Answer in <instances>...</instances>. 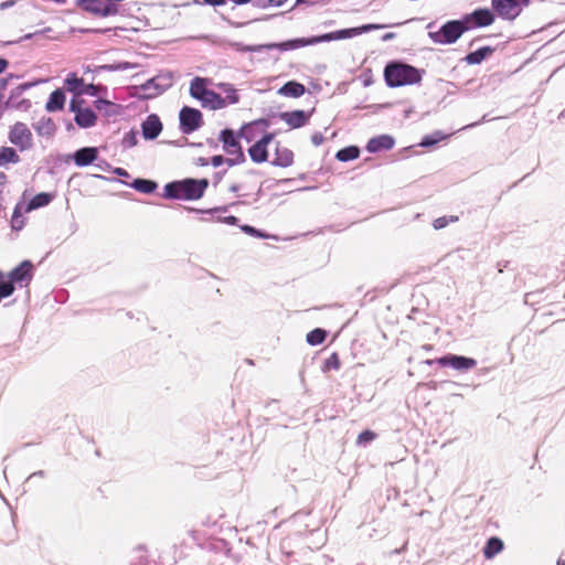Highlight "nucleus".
Wrapping results in <instances>:
<instances>
[{
	"mask_svg": "<svg viewBox=\"0 0 565 565\" xmlns=\"http://www.w3.org/2000/svg\"><path fill=\"white\" fill-rule=\"evenodd\" d=\"M115 172H116L118 175H128V172H127L125 169H122V168H117V169L115 170Z\"/></svg>",
	"mask_w": 565,
	"mask_h": 565,
	"instance_id": "obj_49",
	"label": "nucleus"
},
{
	"mask_svg": "<svg viewBox=\"0 0 565 565\" xmlns=\"http://www.w3.org/2000/svg\"><path fill=\"white\" fill-rule=\"evenodd\" d=\"M394 145V140L390 136H380L372 138L366 146L370 152H376L383 149H391Z\"/></svg>",
	"mask_w": 565,
	"mask_h": 565,
	"instance_id": "obj_23",
	"label": "nucleus"
},
{
	"mask_svg": "<svg viewBox=\"0 0 565 565\" xmlns=\"http://www.w3.org/2000/svg\"><path fill=\"white\" fill-rule=\"evenodd\" d=\"M519 2H520V4L526 6L529 3V0H520Z\"/></svg>",
	"mask_w": 565,
	"mask_h": 565,
	"instance_id": "obj_52",
	"label": "nucleus"
},
{
	"mask_svg": "<svg viewBox=\"0 0 565 565\" xmlns=\"http://www.w3.org/2000/svg\"><path fill=\"white\" fill-rule=\"evenodd\" d=\"M209 84H211V79L205 77H194L190 83V95L200 100L207 92Z\"/></svg>",
	"mask_w": 565,
	"mask_h": 565,
	"instance_id": "obj_21",
	"label": "nucleus"
},
{
	"mask_svg": "<svg viewBox=\"0 0 565 565\" xmlns=\"http://www.w3.org/2000/svg\"><path fill=\"white\" fill-rule=\"evenodd\" d=\"M384 78L388 87L414 85L422 81V72L409 64L392 62L385 66Z\"/></svg>",
	"mask_w": 565,
	"mask_h": 565,
	"instance_id": "obj_4",
	"label": "nucleus"
},
{
	"mask_svg": "<svg viewBox=\"0 0 565 565\" xmlns=\"http://www.w3.org/2000/svg\"><path fill=\"white\" fill-rule=\"evenodd\" d=\"M204 2L212 6H221L224 4L226 0H204Z\"/></svg>",
	"mask_w": 565,
	"mask_h": 565,
	"instance_id": "obj_46",
	"label": "nucleus"
},
{
	"mask_svg": "<svg viewBox=\"0 0 565 565\" xmlns=\"http://www.w3.org/2000/svg\"><path fill=\"white\" fill-rule=\"evenodd\" d=\"M360 154V150L358 147L355 146H350V147H345L341 150H339L335 154V158L339 160V161H350V160H354L359 157Z\"/></svg>",
	"mask_w": 565,
	"mask_h": 565,
	"instance_id": "obj_31",
	"label": "nucleus"
},
{
	"mask_svg": "<svg viewBox=\"0 0 565 565\" xmlns=\"http://www.w3.org/2000/svg\"><path fill=\"white\" fill-rule=\"evenodd\" d=\"M503 542L499 537H490L483 547V555L487 559L493 558L503 550Z\"/></svg>",
	"mask_w": 565,
	"mask_h": 565,
	"instance_id": "obj_27",
	"label": "nucleus"
},
{
	"mask_svg": "<svg viewBox=\"0 0 565 565\" xmlns=\"http://www.w3.org/2000/svg\"><path fill=\"white\" fill-rule=\"evenodd\" d=\"M14 289L13 282L10 279L6 280V275L0 270V301L10 297Z\"/></svg>",
	"mask_w": 565,
	"mask_h": 565,
	"instance_id": "obj_32",
	"label": "nucleus"
},
{
	"mask_svg": "<svg viewBox=\"0 0 565 565\" xmlns=\"http://www.w3.org/2000/svg\"><path fill=\"white\" fill-rule=\"evenodd\" d=\"M234 3L236 4H245V3H248L250 2L252 0H232Z\"/></svg>",
	"mask_w": 565,
	"mask_h": 565,
	"instance_id": "obj_51",
	"label": "nucleus"
},
{
	"mask_svg": "<svg viewBox=\"0 0 565 565\" xmlns=\"http://www.w3.org/2000/svg\"><path fill=\"white\" fill-rule=\"evenodd\" d=\"M203 107L216 110L226 107V99L214 90L209 92L200 99Z\"/></svg>",
	"mask_w": 565,
	"mask_h": 565,
	"instance_id": "obj_20",
	"label": "nucleus"
},
{
	"mask_svg": "<svg viewBox=\"0 0 565 565\" xmlns=\"http://www.w3.org/2000/svg\"><path fill=\"white\" fill-rule=\"evenodd\" d=\"M209 186L207 179H184L170 182L164 186V198L178 200H199Z\"/></svg>",
	"mask_w": 565,
	"mask_h": 565,
	"instance_id": "obj_3",
	"label": "nucleus"
},
{
	"mask_svg": "<svg viewBox=\"0 0 565 565\" xmlns=\"http://www.w3.org/2000/svg\"><path fill=\"white\" fill-rule=\"evenodd\" d=\"M9 141L14 145L21 152L33 148V135L26 124L18 121L11 126L8 134Z\"/></svg>",
	"mask_w": 565,
	"mask_h": 565,
	"instance_id": "obj_8",
	"label": "nucleus"
},
{
	"mask_svg": "<svg viewBox=\"0 0 565 565\" xmlns=\"http://www.w3.org/2000/svg\"><path fill=\"white\" fill-rule=\"evenodd\" d=\"M376 438V434L372 430H364L362 431L356 439L358 445H366L371 441H373Z\"/></svg>",
	"mask_w": 565,
	"mask_h": 565,
	"instance_id": "obj_37",
	"label": "nucleus"
},
{
	"mask_svg": "<svg viewBox=\"0 0 565 565\" xmlns=\"http://www.w3.org/2000/svg\"><path fill=\"white\" fill-rule=\"evenodd\" d=\"M437 363L441 366H451L459 371L470 370L477 365V361L475 359L455 354H448L439 358L437 359Z\"/></svg>",
	"mask_w": 565,
	"mask_h": 565,
	"instance_id": "obj_13",
	"label": "nucleus"
},
{
	"mask_svg": "<svg viewBox=\"0 0 565 565\" xmlns=\"http://www.w3.org/2000/svg\"><path fill=\"white\" fill-rule=\"evenodd\" d=\"M217 87L221 88L225 94L226 97H223L226 99V106L228 104H236L239 100V95L237 90L233 87V85L228 83H220L217 84Z\"/></svg>",
	"mask_w": 565,
	"mask_h": 565,
	"instance_id": "obj_30",
	"label": "nucleus"
},
{
	"mask_svg": "<svg viewBox=\"0 0 565 565\" xmlns=\"http://www.w3.org/2000/svg\"><path fill=\"white\" fill-rule=\"evenodd\" d=\"M55 198L54 193L41 192L34 195L24 207V213L47 206Z\"/></svg>",
	"mask_w": 565,
	"mask_h": 565,
	"instance_id": "obj_19",
	"label": "nucleus"
},
{
	"mask_svg": "<svg viewBox=\"0 0 565 565\" xmlns=\"http://www.w3.org/2000/svg\"><path fill=\"white\" fill-rule=\"evenodd\" d=\"M180 130L183 134H192L203 125L202 113L189 106H184L179 114Z\"/></svg>",
	"mask_w": 565,
	"mask_h": 565,
	"instance_id": "obj_9",
	"label": "nucleus"
},
{
	"mask_svg": "<svg viewBox=\"0 0 565 565\" xmlns=\"http://www.w3.org/2000/svg\"><path fill=\"white\" fill-rule=\"evenodd\" d=\"M13 3H14V1H6V2H2V3L0 4V8H1V9H6V8H8V7L12 6Z\"/></svg>",
	"mask_w": 565,
	"mask_h": 565,
	"instance_id": "obj_50",
	"label": "nucleus"
},
{
	"mask_svg": "<svg viewBox=\"0 0 565 565\" xmlns=\"http://www.w3.org/2000/svg\"><path fill=\"white\" fill-rule=\"evenodd\" d=\"M244 231H245L246 233H249V234H253V235H256V236H259V237H263V236H264V235H262L260 233H258V231H257V230H255V228H254V227H252V226H245V227H244Z\"/></svg>",
	"mask_w": 565,
	"mask_h": 565,
	"instance_id": "obj_44",
	"label": "nucleus"
},
{
	"mask_svg": "<svg viewBox=\"0 0 565 565\" xmlns=\"http://www.w3.org/2000/svg\"><path fill=\"white\" fill-rule=\"evenodd\" d=\"M395 25H401V23L390 24L388 26H395ZM386 26H387L386 24L370 23V24H364V25L356 26V28L334 31L331 33H327V34H322V35L313 36V38H309V39L300 38V39L288 40V41L281 42V43H269V44L263 45L262 47L267 49V50L277 49L280 51L296 50V49H299L302 46L312 45V44H317L320 42H329V41L342 40V39H347V38L356 36L362 33L373 31V30L383 29Z\"/></svg>",
	"mask_w": 565,
	"mask_h": 565,
	"instance_id": "obj_1",
	"label": "nucleus"
},
{
	"mask_svg": "<svg viewBox=\"0 0 565 565\" xmlns=\"http://www.w3.org/2000/svg\"><path fill=\"white\" fill-rule=\"evenodd\" d=\"M394 38H395V33L388 32V33H385V34L382 36V40H383V41H390V40H393Z\"/></svg>",
	"mask_w": 565,
	"mask_h": 565,
	"instance_id": "obj_47",
	"label": "nucleus"
},
{
	"mask_svg": "<svg viewBox=\"0 0 565 565\" xmlns=\"http://www.w3.org/2000/svg\"><path fill=\"white\" fill-rule=\"evenodd\" d=\"M173 84V75L170 71L160 72L140 86H136L135 95L142 99H151L166 92Z\"/></svg>",
	"mask_w": 565,
	"mask_h": 565,
	"instance_id": "obj_5",
	"label": "nucleus"
},
{
	"mask_svg": "<svg viewBox=\"0 0 565 565\" xmlns=\"http://www.w3.org/2000/svg\"><path fill=\"white\" fill-rule=\"evenodd\" d=\"M492 8L504 20H513L521 13L519 0H492Z\"/></svg>",
	"mask_w": 565,
	"mask_h": 565,
	"instance_id": "obj_12",
	"label": "nucleus"
},
{
	"mask_svg": "<svg viewBox=\"0 0 565 565\" xmlns=\"http://www.w3.org/2000/svg\"><path fill=\"white\" fill-rule=\"evenodd\" d=\"M305 90L306 88L302 84L290 81L279 89V94L288 97H300L305 94Z\"/></svg>",
	"mask_w": 565,
	"mask_h": 565,
	"instance_id": "obj_28",
	"label": "nucleus"
},
{
	"mask_svg": "<svg viewBox=\"0 0 565 565\" xmlns=\"http://www.w3.org/2000/svg\"><path fill=\"white\" fill-rule=\"evenodd\" d=\"M268 124L260 119L244 125L238 134L239 137L250 142L260 135V138L248 148V154L253 162L264 163L268 160V145L273 142L275 134L265 131Z\"/></svg>",
	"mask_w": 565,
	"mask_h": 565,
	"instance_id": "obj_2",
	"label": "nucleus"
},
{
	"mask_svg": "<svg viewBox=\"0 0 565 565\" xmlns=\"http://www.w3.org/2000/svg\"><path fill=\"white\" fill-rule=\"evenodd\" d=\"M257 6L262 8H268V7H280L282 6L286 0H256Z\"/></svg>",
	"mask_w": 565,
	"mask_h": 565,
	"instance_id": "obj_39",
	"label": "nucleus"
},
{
	"mask_svg": "<svg viewBox=\"0 0 565 565\" xmlns=\"http://www.w3.org/2000/svg\"><path fill=\"white\" fill-rule=\"evenodd\" d=\"M65 104V95L61 89H55L53 93H51L50 98L46 103V110L47 111H56L63 109Z\"/></svg>",
	"mask_w": 565,
	"mask_h": 565,
	"instance_id": "obj_25",
	"label": "nucleus"
},
{
	"mask_svg": "<svg viewBox=\"0 0 565 565\" xmlns=\"http://www.w3.org/2000/svg\"><path fill=\"white\" fill-rule=\"evenodd\" d=\"M459 221L457 215L440 216L434 220L433 226L435 230L445 228L449 223H456Z\"/></svg>",
	"mask_w": 565,
	"mask_h": 565,
	"instance_id": "obj_36",
	"label": "nucleus"
},
{
	"mask_svg": "<svg viewBox=\"0 0 565 565\" xmlns=\"http://www.w3.org/2000/svg\"><path fill=\"white\" fill-rule=\"evenodd\" d=\"M83 79L78 78L75 74H72L66 78V84L70 90H76L82 85Z\"/></svg>",
	"mask_w": 565,
	"mask_h": 565,
	"instance_id": "obj_38",
	"label": "nucleus"
},
{
	"mask_svg": "<svg viewBox=\"0 0 565 565\" xmlns=\"http://www.w3.org/2000/svg\"><path fill=\"white\" fill-rule=\"evenodd\" d=\"M20 162V156L18 154L17 150L12 147H0V167H4L9 163H19Z\"/></svg>",
	"mask_w": 565,
	"mask_h": 565,
	"instance_id": "obj_26",
	"label": "nucleus"
},
{
	"mask_svg": "<svg viewBox=\"0 0 565 565\" xmlns=\"http://www.w3.org/2000/svg\"><path fill=\"white\" fill-rule=\"evenodd\" d=\"M294 162V152L281 145L279 141L276 142L275 152L270 163L276 167L287 168Z\"/></svg>",
	"mask_w": 565,
	"mask_h": 565,
	"instance_id": "obj_14",
	"label": "nucleus"
},
{
	"mask_svg": "<svg viewBox=\"0 0 565 565\" xmlns=\"http://www.w3.org/2000/svg\"><path fill=\"white\" fill-rule=\"evenodd\" d=\"M280 117L291 128H300L305 126L309 120V115L303 110L282 113Z\"/></svg>",
	"mask_w": 565,
	"mask_h": 565,
	"instance_id": "obj_18",
	"label": "nucleus"
},
{
	"mask_svg": "<svg viewBox=\"0 0 565 565\" xmlns=\"http://www.w3.org/2000/svg\"><path fill=\"white\" fill-rule=\"evenodd\" d=\"M32 270V263L29 260H24L18 267L13 268L9 273L8 277L13 284L30 280L33 275Z\"/></svg>",
	"mask_w": 565,
	"mask_h": 565,
	"instance_id": "obj_16",
	"label": "nucleus"
},
{
	"mask_svg": "<svg viewBox=\"0 0 565 565\" xmlns=\"http://www.w3.org/2000/svg\"><path fill=\"white\" fill-rule=\"evenodd\" d=\"M466 31H468L463 19L446 22L437 32H430L429 36L435 43H455Z\"/></svg>",
	"mask_w": 565,
	"mask_h": 565,
	"instance_id": "obj_7",
	"label": "nucleus"
},
{
	"mask_svg": "<svg viewBox=\"0 0 565 565\" xmlns=\"http://www.w3.org/2000/svg\"><path fill=\"white\" fill-rule=\"evenodd\" d=\"M341 367V360L337 352H333L323 363L322 371H338Z\"/></svg>",
	"mask_w": 565,
	"mask_h": 565,
	"instance_id": "obj_35",
	"label": "nucleus"
},
{
	"mask_svg": "<svg viewBox=\"0 0 565 565\" xmlns=\"http://www.w3.org/2000/svg\"><path fill=\"white\" fill-rule=\"evenodd\" d=\"M22 212H24V209L22 210V207L20 206V204H18L14 210H13V214H12V217L13 218H20L21 215H22Z\"/></svg>",
	"mask_w": 565,
	"mask_h": 565,
	"instance_id": "obj_43",
	"label": "nucleus"
},
{
	"mask_svg": "<svg viewBox=\"0 0 565 565\" xmlns=\"http://www.w3.org/2000/svg\"><path fill=\"white\" fill-rule=\"evenodd\" d=\"M131 186L141 193H152L157 189V183L151 180L146 179H136Z\"/></svg>",
	"mask_w": 565,
	"mask_h": 565,
	"instance_id": "obj_29",
	"label": "nucleus"
},
{
	"mask_svg": "<svg viewBox=\"0 0 565 565\" xmlns=\"http://www.w3.org/2000/svg\"><path fill=\"white\" fill-rule=\"evenodd\" d=\"M327 337V332L323 329L317 328L307 334V342L311 345L321 344Z\"/></svg>",
	"mask_w": 565,
	"mask_h": 565,
	"instance_id": "obj_33",
	"label": "nucleus"
},
{
	"mask_svg": "<svg viewBox=\"0 0 565 565\" xmlns=\"http://www.w3.org/2000/svg\"><path fill=\"white\" fill-rule=\"evenodd\" d=\"M218 140L223 145V150L228 156L226 158V163L230 167L238 166L246 161L242 146L232 129L222 130Z\"/></svg>",
	"mask_w": 565,
	"mask_h": 565,
	"instance_id": "obj_6",
	"label": "nucleus"
},
{
	"mask_svg": "<svg viewBox=\"0 0 565 565\" xmlns=\"http://www.w3.org/2000/svg\"><path fill=\"white\" fill-rule=\"evenodd\" d=\"M462 19L469 31L475 28L491 25L494 21V15L489 9H478L472 13L466 14Z\"/></svg>",
	"mask_w": 565,
	"mask_h": 565,
	"instance_id": "obj_11",
	"label": "nucleus"
},
{
	"mask_svg": "<svg viewBox=\"0 0 565 565\" xmlns=\"http://www.w3.org/2000/svg\"><path fill=\"white\" fill-rule=\"evenodd\" d=\"M6 212V200L3 195V190L0 189V217L4 215Z\"/></svg>",
	"mask_w": 565,
	"mask_h": 565,
	"instance_id": "obj_42",
	"label": "nucleus"
},
{
	"mask_svg": "<svg viewBox=\"0 0 565 565\" xmlns=\"http://www.w3.org/2000/svg\"><path fill=\"white\" fill-rule=\"evenodd\" d=\"M449 135L444 134L443 131H435L433 135L424 137L420 142V146L430 147L438 143L439 141L447 139Z\"/></svg>",
	"mask_w": 565,
	"mask_h": 565,
	"instance_id": "obj_34",
	"label": "nucleus"
},
{
	"mask_svg": "<svg viewBox=\"0 0 565 565\" xmlns=\"http://www.w3.org/2000/svg\"><path fill=\"white\" fill-rule=\"evenodd\" d=\"M8 177L4 172H0V185H3L7 183Z\"/></svg>",
	"mask_w": 565,
	"mask_h": 565,
	"instance_id": "obj_48",
	"label": "nucleus"
},
{
	"mask_svg": "<svg viewBox=\"0 0 565 565\" xmlns=\"http://www.w3.org/2000/svg\"><path fill=\"white\" fill-rule=\"evenodd\" d=\"M97 153L96 148H82L75 152V163L79 167L88 166L96 160Z\"/></svg>",
	"mask_w": 565,
	"mask_h": 565,
	"instance_id": "obj_22",
	"label": "nucleus"
},
{
	"mask_svg": "<svg viewBox=\"0 0 565 565\" xmlns=\"http://www.w3.org/2000/svg\"><path fill=\"white\" fill-rule=\"evenodd\" d=\"M71 109L76 113L75 121L79 127L88 128L95 125L97 117L90 108H76L75 100H72Z\"/></svg>",
	"mask_w": 565,
	"mask_h": 565,
	"instance_id": "obj_15",
	"label": "nucleus"
},
{
	"mask_svg": "<svg viewBox=\"0 0 565 565\" xmlns=\"http://www.w3.org/2000/svg\"><path fill=\"white\" fill-rule=\"evenodd\" d=\"M78 4L83 10L103 18L116 15L119 12L118 7L106 4L103 0H79Z\"/></svg>",
	"mask_w": 565,
	"mask_h": 565,
	"instance_id": "obj_10",
	"label": "nucleus"
},
{
	"mask_svg": "<svg viewBox=\"0 0 565 565\" xmlns=\"http://www.w3.org/2000/svg\"><path fill=\"white\" fill-rule=\"evenodd\" d=\"M11 225H12V228L14 230H21L24 225V222L23 220L20 217V218H11Z\"/></svg>",
	"mask_w": 565,
	"mask_h": 565,
	"instance_id": "obj_41",
	"label": "nucleus"
},
{
	"mask_svg": "<svg viewBox=\"0 0 565 565\" xmlns=\"http://www.w3.org/2000/svg\"><path fill=\"white\" fill-rule=\"evenodd\" d=\"M562 565H565V561L562 563Z\"/></svg>",
	"mask_w": 565,
	"mask_h": 565,
	"instance_id": "obj_53",
	"label": "nucleus"
},
{
	"mask_svg": "<svg viewBox=\"0 0 565 565\" xmlns=\"http://www.w3.org/2000/svg\"><path fill=\"white\" fill-rule=\"evenodd\" d=\"M226 163V159L223 156H213L211 158V163L213 167L217 168L221 167L223 163Z\"/></svg>",
	"mask_w": 565,
	"mask_h": 565,
	"instance_id": "obj_40",
	"label": "nucleus"
},
{
	"mask_svg": "<svg viewBox=\"0 0 565 565\" xmlns=\"http://www.w3.org/2000/svg\"><path fill=\"white\" fill-rule=\"evenodd\" d=\"M162 130V124L157 115H149L142 122V135L146 139H154Z\"/></svg>",
	"mask_w": 565,
	"mask_h": 565,
	"instance_id": "obj_17",
	"label": "nucleus"
},
{
	"mask_svg": "<svg viewBox=\"0 0 565 565\" xmlns=\"http://www.w3.org/2000/svg\"><path fill=\"white\" fill-rule=\"evenodd\" d=\"M9 65V62L6 58H0V74H2Z\"/></svg>",
	"mask_w": 565,
	"mask_h": 565,
	"instance_id": "obj_45",
	"label": "nucleus"
},
{
	"mask_svg": "<svg viewBox=\"0 0 565 565\" xmlns=\"http://www.w3.org/2000/svg\"><path fill=\"white\" fill-rule=\"evenodd\" d=\"M493 52H494L493 47H491V46H483V47H480L479 50H477L475 52L469 53L465 57V61L469 65L480 64L484 58L490 56Z\"/></svg>",
	"mask_w": 565,
	"mask_h": 565,
	"instance_id": "obj_24",
	"label": "nucleus"
}]
</instances>
